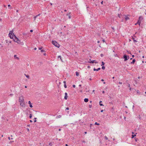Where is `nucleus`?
Instances as JSON below:
<instances>
[{"instance_id":"23","label":"nucleus","mask_w":146,"mask_h":146,"mask_svg":"<svg viewBox=\"0 0 146 146\" xmlns=\"http://www.w3.org/2000/svg\"><path fill=\"white\" fill-rule=\"evenodd\" d=\"M133 40L134 42H137V41L136 40H135L133 38Z\"/></svg>"},{"instance_id":"21","label":"nucleus","mask_w":146,"mask_h":146,"mask_svg":"<svg viewBox=\"0 0 146 146\" xmlns=\"http://www.w3.org/2000/svg\"><path fill=\"white\" fill-rule=\"evenodd\" d=\"M105 139L107 140H108V137L106 136H105Z\"/></svg>"},{"instance_id":"14","label":"nucleus","mask_w":146,"mask_h":146,"mask_svg":"<svg viewBox=\"0 0 146 146\" xmlns=\"http://www.w3.org/2000/svg\"><path fill=\"white\" fill-rule=\"evenodd\" d=\"M135 60L134 59L131 62V64H134V63L135 62Z\"/></svg>"},{"instance_id":"25","label":"nucleus","mask_w":146,"mask_h":146,"mask_svg":"<svg viewBox=\"0 0 146 146\" xmlns=\"http://www.w3.org/2000/svg\"><path fill=\"white\" fill-rule=\"evenodd\" d=\"M32 116L31 114H30V116H29V117H30V118H31V117H32Z\"/></svg>"},{"instance_id":"61","label":"nucleus","mask_w":146,"mask_h":146,"mask_svg":"<svg viewBox=\"0 0 146 146\" xmlns=\"http://www.w3.org/2000/svg\"><path fill=\"white\" fill-rule=\"evenodd\" d=\"M84 133H85V134H86L87 133V132H85Z\"/></svg>"},{"instance_id":"17","label":"nucleus","mask_w":146,"mask_h":146,"mask_svg":"<svg viewBox=\"0 0 146 146\" xmlns=\"http://www.w3.org/2000/svg\"><path fill=\"white\" fill-rule=\"evenodd\" d=\"M135 136H136V135H135H135H132L131 138H134V137Z\"/></svg>"},{"instance_id":"26","label":"nucleus","mask_w":146,"mask_h":146,"mask_svg":"<svg viewBox=\"0 0 146 146\" xmlns=\"http://www.w3.org/2000/svg\"><path fill=\"white\" fill-rule=\"evenodd\" d=\"M35 120L34 121V122H36V118H35Z\"/></svg>"},{"instance_id":"31","label":"nucleus","mask_w":146,"mask_h":146,"mask_svg":"<svg viewBox=\"0 0 146 146\" xmlns=\"http://www.w3.org/2000/svg\"><path fill=\"white\" fill-rule=\"evenodd\" d=\"M73 87L74 88H75V87H76V86H75V85H73Z\"/></svg>"},{"instance_id":"32","label":"nucleus","mask_w":146,"mask_h":146,"mask_svg":"<svg viewBox=\"0 0 146 146\" xmlns=\"http://www.w3.org/2000/svg\"><path fill=\"white\" fill-rule=\"evenodd\" d=\"M100 55L101 57H102L103 56V54H101Z\"/></svg>"},{"instance_id":"3","label":"nucleus","mask_w":146,"mask_h":146,"mask_svg":"<svg viewBox=\"0 0 146 146\" xmlns=\"http://www.w3.org/2000/svg\"><path fill=\"white\" fill-rule=\"evenodd\" d=\"M143 18L141 16H140L139 18V20L137 21V23L138 24L140 25L141 21L143 19Z\"/></svg>"},{"instance_id":"5","label":"nucleus","mask_w":146,"mask_h":146,"mask_svg":"<svg viewBox=\"0 0 146 146\" xmlns=\"http://www.w3.org/2000/svg\"><path fill=\"white\" fill-rule=\"evenodd\" d=\"M123 58L124 59V61H126L129 59V57H128V58H127V57L126 55H124L123 56Z\"/></svg>"},{"instance_id":"39","label":"nucleus","mask_w":146,"mask_h":146,"mask_svg":"<svg viewBox=\"0 0 146 146\" xmlns=\"http://www.w3.org/2000/svg\"><path fill=\"white\" fill-rule=\"evenodd\" d=\"M8 7H10L11 6V5H8Z\"/></svg>"},{"instance_id":"58","label":"nucleus","mask_w":146,"mask_h":146,"mask_svg":"<svg viewBox=\"0 0 146 146\" xmlns=\"http://www.w3.org/2000/svg\"><path fill=\"white\" fill-rule=\"evenodd\" d=\"M132 57L133 58V57H134V55H133L132 56Z\"/></svg>"},{"instance_id":"48","label":"nucleus","mask_w":146,"mask_h":146,"mask_svg":"<svg viewBox=\"0 0 146 146\" xmlns=\"http://www.w3.org/2000/svg\"><path fill=\"white\" fill-rule=\"evenodd\" d=\"M101 3L102 4H103V1H102L101 2Z\"/></svg>"},{"instance_id":"50","label":"nucleus","mask_w":146,"mask_h":146,"mask_svg":"<svg viewBox=\"0 0 146 146\" xmlns=\"http://www.w3.org/2000/svg\"><path fill=\"white\" fill-rule=\"evenodd\" d=\"M14 142V141H10V143H12V142Z\"/></svg>"},{"instance_id":"6","label":"nucleus","mask_w":146,"mask_h":146,"mask_svg":"<svg viewBox=\"0 0 146 146\" xmlns=\"http://www.w3.org/2000/svg\"><path fill=\"white\" fill-rule=\"evenodd\" d=\"M65 96L64 97V98L65 100H66L67 99V98L68 97V96H67V93L66 92L65 93Z\"/></svg>"},{"instance_id":"62","label":"nucleus","mask_w":146,"mask_h":146,"mask_svg":"<svg viewBox=\"0 0 146 146\" xmlns=\"http://www.w3.org/2000/svg\"><path fill=\"white\" fill-rule=\"evenodd\" d=\"M44 54L45 55H46V53H44Z\"/></svg>"},{"instance_id":"18","label":"nucleus","mask_w":146,"mask_h":146,"mask_svg":"<svg viewBox=\"0 0 146 146\" xmlns=\"http://www.w3.org/2000/svg\"><path fill=\"white\" fill-rule=\"evenodd\" d=\"M95 61V60H93L92 61H91L90 62V63H94V62Z\"/></svg>"},{"instance_id":"12","label":"nucleus","mask_w":146,"mask_h":146,"mask_svg":"<svg viewBox=\"0 0 146 146\" xmlns=\"http://www.w3.org/2000/svg\"><path fill=\"white\" fill-rule=\"evenodd\" d=\"M84 101L85 102H88V98H85L84 99Z\"/></svg>"},{"instance_id":"10","label":"nucleus","mask_w":146,"mask_h":146,"mask_svg":"<svg viewBox=\"0 0 146 146\" xmlns=\"http://www.w3.org/2000/svg\"><path fill=\"white\" fill-rule=\"evenodd\" d=\"M70 13H69L66 14V15L68 16V18L69 19H70L71 18V16L70 15Z\"/></svg>"},{"instance_id":"40","label":"nucleus","mask_w":146,"mask_h":146,"mask_svg":"<svg viewBox=\"0 0 146 146\" xmlns=\"http://www.w3.org/2000/svg\"><path fill=\"white\" fill-rule=\"evenodd\" d=\"M30 121L31 122H32V120H30Z\"/></svg>"},{"instance_id":"9","label":"nucleus","mask_w":146,"mask_h":146,"mask_svg":"<svg viewBox=\"0 0 146 146\" xmlns=\"http://www.w3.org/2000/svg\"><path fill=\"white\" fill-rule=\"evenodd\" d=\"M14 58L15 59H16L17 60H19V57H17V55H14Z\"/></svg>"},{"instance_id":"35","label":"nucleus","mask_w":146,"mask_h":146,"mask_svg":"<svg viewBox=\"0 0 146 146\" xmlns=\"http://www.w3.org/2000/svg\"><path fill=\"white\" fill-rule=\"evenodd\" d=\"M94 63H98V62L95 61L94 62Z\"/></svg>"},{"instance_id":"11","label":"nucleus","mask_w":146,"mask_h":146,"mask_svg":"<svg viewBox=\"0 0 146 146\" xmlns=\"http://www.w3.org/2000/svg\"><path fill=\"white\" fill-rule=\"evenodd\" d=\"M100 68H98L97 69H95V68H94V71H98L99 70H100Z\"/></svg>"},{"instance_id":"34","label":"nucleus","mask_w":146,"mask_h":146,"mask_svg":"<svg viewBox=\"0 0 146 146\" xmlns=\"http://www.w3.org/2000/svg\"><path fill=\"white\" fill-rule=\"evenodd\" d=\"M69 108H66V110H69Z\"/></svg>"},{"instance_id":"53","label":"nucleus","mask_w":146,"mask_h":146,"mask_svg":"<svg viewBox=\"0 0 146 146\" xmlns=\"http://www.w3.org/2000/svg\"><path fill=\"white\" fill-rule=\"evenodd\" d=\"M64 83L65 84H66V82L65 81H64Z\"/></svg>"},{"instance_id":"46","label":"nucleus","mask_w":146,"mask_h":146,"mask_svg":"<svg viewBox=\"0 0 146 146\" xmlns=\"http://www.w3.org/2000/svg\"><path fill=\"white\" fill-rule=\"evenodd\" d=\"M16 12H19V10H17Z\"/></svg>"},{"instance_id":"24","label":"nucleus","mask_w":146,"mask_h":146,"mask_svg":"<svg viewBox=\"0 0 146 146\" xmlns=\"http://www.w3.org/2000/svg\"><path fill=\"white\" fill-rule=\"evenodd\" d=\"M37 17H38V15H36V16H35L34 17V18L35 20L36 19V18Z\"/></svg>"},{"instance_id":"55","label":"nucleus","mask_w":146,"mask_h":146,"mask_svg":"<svg viewBox=\"0 0 146 146\" xmlns=\"http://www.w3.org/2000/svg\"><path fill=\"white\" fill-rule=\"evenodd\" d=\"M58 130L59 131H61V129H58Z\"/></svg>"},{"instance_id":"52","label":"nucleus","mask_w":146,"mask_h":146,"mask_svg":"<svg viewBox=\"0 0 146 146\" xmlns=\"http://www.w3.org/2000/svg\"><path fill=\"white\" fill-rule=\"evenodd\" d=\"M102 93H103V94H104V91H102Z\"/></svg>"},{"instance_id":"43","label":"nucleus","mask_w":146,"mask_h":146,"mask_svg":"<svg viewBox=\"0 0 146 146\" xmlns=\"http://www.w3.org/2000/svg\"><path fill=\"white\" fill-rule=\"evenodd\" d=\"M8 138L9 139V140H10V139H11L9 137H8Z\"/></svg>"},{"instance_id":"49","label":"nucleus","mask_w":146,"mask_h":146,"mask_svg":"<svg viewBox=\"0 0 146 146\" xmlns=\"http://www.w3.org/2000/svg\"><path fill=\"white\" fill-rule=\"evenodd\" d=\"M65 145L66 146H68V145L67 144H66Z\"/></svg>"},{"instance_id":"2","label":"nucleus","mask_w":146,"mask_h":146,"mask_svg":"<svg viewBox=\"0 0 146 146\" xmlns=\"http://www.w3.org/2000/svg\"><path fill=\"white\" fill-rule=\"evenodd\" d=\"M19 102L21 107L23 108L25 107V104L24 102L23 96H21L19 97Z\"/></svg>"},{"instance_id":"13","label":"nucleus","mask_w":146,"mask_h":146,"mask_svg":"<svg viewBox=\"0 0 146 146\" xmlns=\"http://www.w3.org/2000/svg\"><path fill=\"white\" fill-rule=\"evenodd\" d=\"M25 76H26V77L28 78V79H29V78H30V77H29V76L28 75H26V74H25Z\"/></svg>"},{"instance_id":"54","label":"nucleus","mask_w":146,"mask_h":146,"mask_svg":"<svg viewBox=\"0 0 146 146\" xmlns=\"http://www.w3.org/2000/svg\"><path fill=\"white\" fill-rule=\"evenodd\" d=\"M39 49L40 50H41V49L42 48H39Z\"/></svg>"},{"instance_id":"57","label":"nucleus","mask_w":146,"mask_h":146,"mask_svg":"<svg viewBox=\"0 0 146 146\" xmlns=\"http://www.w3.org/2000/svg\"><path fill=\"white\" fill-rule=\"evenodd\" d=\"M137 24H138L137 23H135V25H137Z\"/></svg>"},{"instance_id":"38","label":"nucleus","mask_w":146,"mask_h":146,"mask_svg":"<svg viewBox=\"0 0 146 146\" xmlns=\"http://www.w3.org/2000/svg\"><path fill=\"white\" fill-rule=\"evenodd\" d=\"M30 31L31 32H33V30H30Z\"/></svg>"},{"instance_id":"37","label":"nucleus","mask_w":146,"mask_h":146,"mask_svg":"<svg viewBox=\"0 0 146 146\" xmlns=\"http://www.w3.org/2000/svg\"><path fill=\"white\" fill-rule=\"evenodd\" d=\"M119 84H122V82H119Z\"/></svg>"},{"instance_id":"33","label":"nucleus","mask_w":146,"mask_h":146,"mask_svg":"<svg viewBox=\"0 0 146 146\" xmlns=\"http://www.w3.org/2000/svg\"><path fill=\"white\" fill-rule=\"evenodd\" d=\"M61 56H58V58H60V59L61 60Z\"/></svg>"},{"instance_id":"1","label":"nucleus","mask_w":146,"mask_h":146,"mask_svg":"<svg viewBox=\"0 0 146 146\" xmlns=\"http://www.w3.org/2000/svg\"><path fill=\"white\" fill-rule=\"evenodd\" d=\"M9 35V36L11 39L13 38V36H14V41L15 42L22 45H24V42H21L19 39L14 35L13 30L12 31H10Z\"/></svg>"},{"instance_id":"22","label":"nucleus","mask_w":146,"mask_h":146,"mask_svg":"<svg viewBox=\"0 0 146 146\" xmlns=\"http://www.w3.org/2000/svg\"><path fill=\"white\" fill-rule=\"evenodd\" d=\"M105 68V67L104 66H102V69H104Z\"/></svg>"},{"instance_id":"20","label":"nucleus","mask_w":146,"mask_h":146,"mask_svg":"<svg viewBox=\"0 0 146 146\" xmlns=\"http://www.w3.org/2000/svg\"><path fill=\"white\" fill-rule=\"evenodd\" d=\"M95 125H99L100 124L99 123H98L97 122H95Z\"/></svg>"},{"instance_id":"42","label":"nucleus","mask_w":146,"mask_h":146,"mask_svg":"<svg viewBox=\"0 0 146 146\" xmlns=\"http://www.w3.org/2000/svg\"><path fill=\"white\" fill-rule=\"evenodd\" d=\"M102 41H103V42H105V40H102Z\"/></svg>"},{"instance_id":"19","label":"nucleus","mask_w":146,"mask_h":146,"mask_svg":"<svg viewBox=\"0 0 146 146\" xmlns=\"http://www.w3.org/2000/svg\"><path fill=\"white\" fill-rule=\"evenodd\" d=\"M102 65H101L102 66H104V62H102Z\"/></svg>"},{"instance_id":"15","label":"nucleus","mask_w":146,"mask_h":146,"mask_svg":"<svg viewBox=\"0 0 146 146\" xmlns=\"http://www.w3.org/2000/svg\"><path fill=\"white\" fill-rule=\"evenodd\" d=\"M76 75L77 76H79V73L78 72H76Z\"/></svg>"},{"instance_id":"7","label":"nucleus","mask_w":146,"mask_h":146,"mask_svg":"<svg viewBox=\"0 0 146 146\" xmlns=\"http://www.w3.org/2000/svg\"><path fill=\"white\" fill-rule=\"evenodd\" d=\"M28 104L30 105L29 106L30 107L32 108L33 107L32 104L30 101L28 102Z\"/></svg>"},{"instance_id":"47","label":"nucleus","mask_w":146,"mask_h":146,"mask_svg":"<svg viewBox=\"0 0 146 146\" xmlns=\"http://www.w3.org/2000/svg\"><path fill=\"white\" fill-rule=\"evenodd\" d=\"M30 125H27V126L30 127Z\"/></svg>"},{"instance_id":"4","label":"nucleus","mask_w":146,"mask_h":146,"mask_svg":"<svg viewBox=\"0 0 146 146\" xmlns=\"http://www.w3.org/2000/svg\"><path fill=\"white\" fill-rule=\"evenodd\" d=\"M52 43L56 46L58 47L59 44L56 41H52Z\"/></svg>"},{"instance_id":"56","label":"nucleus","mask_w":146,"mask_h":146,"mask_svg":"<svg viewBox=\"0 0 146 146\" xmlns=\"http://www.w3.org/2000/svg\"><path fill=\"white\" fill-rule=\"evenodd\" d=\"M104 84H106V82H103Z\"/></svg>"},{"instance_id":"30","label":"nucleus","mask_w":146,"mask_h":146,"mask_svg":"<svg viewBox=\"0 0 146 146\" xmlns=\"http://www.w3.org/2000/svg\"><path fill=\"white\" fill-rule=\"evenodd\" d=\"M137 94H139L140 93V92H139V91L138 90L137 91Z\"/></svg>"},{"instance_id":"45","label":"nucleus","mask_w":146,"mask_h":146,"mask_svg":"<svg viewBox=\"0 0 146 146\" xmlns=\"http://www.w3.org/2000/svg\"><path fill=\"white\" fill-rule=\"evenodd\" d=\"M101 111V112H103V110H102Z\"/></svg>"},{"instance_id":"41","label":"nucleus","mask_w":146,"mask_h":146,"mask_svg":"<svg viewBox=\"0 0 146 146\" xmlns=\"http://www.w3.org/2000/svg\"><path fill=\"white\" fill-rule=\"evenodd\" d=\"M101 81H104V79H102L101 80Z\"/></svg>"},{"instance_id":"28","label":"nucleus","mask_w":146,"mask_h":146,"mask_svg":"<svg viewBox=\"0 0 146 146\" xmlns=\"http://www.w3.org/2000/svg\"><path fill=\"white\" fill-rule=\"evenodd\" d=\"M13 94H10L9 95V96H13Z\"/></svg>"},{"instance_id":"16","label":"nucleus","mask_w":146,"mask_h":146,"mask_svg":"<svg viewBox=\"0 0 146 146\" xmlns=\"http://www.w3.org/2000/svg\"><path fill=\"white\" fill-rule=\"evenodd\" d=\"M102 102V101H101L100 102V106H104V105L101 103Z\"/></svg>"},{"instance_id":"59","label":"nucleus","mask_w":146,"mask_h":146,"mask_svg":"<svg viewBox=\"0 0 146 146\" xmlns=\"http://www.w3.org/2000/svg\"><path fill=\"white\" fill-rule=\"evenodd\" d=\"M79 86L80 87L81 86V85L80 84Z\"/></svg>"},{"instance_id":"27","label":"nucleus","mask_w":146,"mask_h":146,"mask_svg":"<svg viewBox=\"0 0 146 146\" xmlns=\"http://www.w3.org/2000/svg\"><path fill=\"white\" fill-rule=\"evenodd\" d=\"M64 87L65 88H67V86L66 84H64Z\"/></svg>"},{"instance_id":"60","label":"nucleus","mask_w":146,"mask_h":146,"mask_svg":"<svg viewBox=\"0 0 146 146\" xmlns=\"http://www.w3.org/2000/svg\"><path fill=\"white\" fill-rule=\"evenodd\" d=\"M25 88H27V86H25Z\"/></svg>"},{"instance_id":"29","label":"nucleus","mask_w":146,"mask_h":146,"mask_svg":"<svg viewBox=\"0 0 146 146\" xmlns=\"http://www.w3.org/2000/svg\"><path fill=\"white\" fill-rule=\"evenodd\" d=\"M27 130L28 131V132L30 130H29V129L27 128Z\"/></svg>"},{"instance_id":"64","label":"nucleus","mask_w":146,"mask_h":146,"mask_svg":"<svg viewBox=\"0 0 146 146\" xmlns=\"http://www.w3.org/2000/svg\"><path fill=\"white\" fill-rule=\"evenodd\" d=\"M82 142H84V143H85V141H82Z\"/></svg>"},{"instance_id":"44","label":"nucleus","mask_w":146,"mask_h":146,"mask_svg":"<svg viewBox=\"0 0 146 146\" xmlns=\"http://www.w3.org/2000/svg\"><path fill=\"white\" fill-rule=\"evenodd\" d=\"M98 43H99L100 42V41H97Z\"/></svg>"},{"instance_id":"63","label":"nucleus","mask_w":146,"mask_h":146,"mask_svg":"<svg viewBox=\"0 0 146 146\" xmlns=\"http://www.w3.org/2000/svg\"><path fill=\"white\" fill-rule=\"evenodd\" d=\"M114 77H112V78H113V79H114Z\"/></svg>"},{"instance_id":"8","label":"nucleus","mask_w":146,"mask_h":146,"mask_svg":"<svg viewBox=\"0 0 146 146\" xmlns=\"http://www.w3.org/2000/svg\"><path fill=\"white\" fill-rule=\"evenodd\" d=\"M125 20L126 21H127V20L129 19V18L128 17V16H125Z\"/></svg>"},{"instance_id":"36","label":"nucleus","mask_w":146,"mask_h":146,"mask_svg":"<svg viewBox=\"0 0 146 146\" xmlns=\"http://www.w3.org/2000/svg\"><path fill=\"white\" fill-rule=\"evenodd\" d=\"M41 51L42 52H44V51L43 50H41Z\"/></svg>"},{"instance_id":"51","label":"nucleus","mask_w":146,"mask_h":146,"mask_svg":"<svg viewBox=\"0 0 146 146\" xmlns=\"http://www.w3.org/2000/svg\"><path fill=\"white\" fill-rule=\"evenodd\" d=\"M36 48H34V50H36Z\"/></svg>"}]
</instances>
